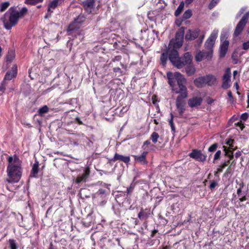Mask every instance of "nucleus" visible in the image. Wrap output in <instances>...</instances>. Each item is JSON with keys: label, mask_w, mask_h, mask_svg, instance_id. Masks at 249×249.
<instances>
[{"label": "nucleus", "mask_w": 249, "mask_h": 249, "mask_svg": "<svg viewBox=\"0 0 249 249\" xmlns=\"http://www.w3.org/2000/svg\"><path fill=\"white\" fill-rule=\"evenodd\" d=\"M185 28L181 27L176 34L175 38L172 39L168 45L169 59L172 64L178 69L191 64L192 61L191 54L189 52L184 53L183 57H179L178 49L182 45Z\"/></svg>", "instance_id": "nucleus-1"}, {"label": "nucleus", "mask_w": 249, "mask_h": 249, "mask_svg": "<svg viewBox=\"0 0 249 249\" xmlns=\"http://www.w3.org/2000/svg\"><path fill=\"white\" fill-rule=\"evenodd\" d=\"M168 83L172 87V89L176 94H178L176 100V107L179 115L181 116L185 110L186 104L185 99L188 96V91L185 84L186 82L184 76L179 72L167 73Z\"/></svg>", "instance_id": "nucleus-2"}, {"label": "nucleus", "mask_w": 249, "mask_h": 249, "mask_svg": "<svg viewBox=\"0 0 249 249\" xmlns=\"http://www.w3.org/2000/svg\"><path fill=\"white\" fill-rule=\"evenodd\" d=\"M8 161L7 173L9 178L7 180L10 183L18 182L22 175L21 161L16 155L9 157Z\"/></svg>", "instance_id": "nucleus-3"}, {"label": "nucleus", "mask_w": 249, "mask_h": 249, "mask_svg": "<svg viewBox=\"0 0 249 249\" xmlns=\"http://www.w3.org/2000/svg\"><path fill=\"white\" fill-rule=\"evenodd\" d=\"M27 12V9L26 7H23L19 12L16 10L15 7H11L1 18L4 28L7 30L11 29L17 23L19 18Z\"/></svg>", "instance_id": "nucleus-4"}, {"label": "nucleus", "mask_w": 249, "mask_h": 249, "mask_svg": "<svg viewBox=\"0 0 249 249\" xmlns=\"http://www.w3.org/2000/svg\"><path fill=\"white\" fill-rule=\"evenodd\" d=\"M249 18V11L246 12L243 16L242 18L237 24L233 35L235 36H238L242 32L243 29L246 26V24Z\"/></svg>", "instance_id": "nucleus-5"}, {"label": "nucleus", "mask_w": 249, "mask_h": 249, "mask_svg": "<svg viewBox=\"0 0 249 249\" xmlns=\"http://www.w3.org/2000/svg\"><path fill=\"white\" fill-rule=\"evenodd\" d=\"M218 31L214 30L207 39L205 43V48L208 51H213V48L217 37Z\"/></svg>", "instance_id": "nucleus-6"}, {"label": "nucleus", "mask_w": 249, "mask_h": 249, "mask_svg": "<svg viewBox=\"0 0 249 249\" xmlns=\"http://www.w3.org/2000/svg\"><path fill=\"white\" fill-rule=\"evenodd\" d=\"M90 173V169L89 167L85 168L83 172L79 174L75 178V183L79 184L81 183L86 182L89 177Z\"/></svg>", "instance_id": "nucleus-7"}, {"label": "nucleus", "mask_w": 249, "mask_h": 249, "mask_svg": "<svg viewBox=\"0 0 249 249\" xmlns=\"http://www.w3.org/2000/svg\"><path fill=\"white\" fill-rule=\"evenodd\" d=\"M189 156L196 160L201 162L205 161L207 157L205 154L202 153L200 150L197 149L193 150L192 152L189 154Z\"/></svg>", "instance_id": "nucleus-8"}, {"label": "nucleus", "mask_w": 249, "mask_h": 249, "mask_svg": "<svg viewBox=\"0 0 249 249\" xmlns=\"http://www.w3.org/2000/svg\"><path fill=\"white\" fill-rule=\"evenodd\" d=\"M213 51H199L195 56V59L196 61L200 62L203 59H210L212 57Z\"/></svg>", "instance_id": "nucleus-9"}, {"label": "nucleus", "mask_w": 249, "mask_h": 249, "mask_svg": "<svg viewBox=\"0 0 249 249\" xmlns=\"http://www.w3.org/2000/svg\"><path fill=\"white\" fill-rule=\"evenodd\" d=\"M200 30L198 29H189L187 31L185 36L186 40H193L196 38L200 35Z\"/></svg>", "instance_id": "nucleus-10"}, {"label": "nucleus", "mask_w": 249, "mask_h": 249, "mask_svg": "<svg viewBox=\"0 0 249 249\" xmlns=\"http://www.w3.org/2000/svg\"><path fill=\"white\" fill-rule=\"evenodd\" d=\"M231 70L230 68H227L222 77L223 83L222 87L224 89H228L230 86L231 81Z\"/></svg>", "instance_id": "nucleus-11"}, {"label": "nucleus", "mask_w": 249, "mask_h": 249, "mask_svg": "<svg viewBox=\"0 0 249 249\" xmlns=\"http://www.w3.org/2000/svg\"><path fill=\"white\" fill-rule=\"evenodd\" d=\"M202 102V98L201 97L194 96L188 100V104L190 107H197Z\"/></svg>", "instance_id": "nucleus-12"}, {"label": "nucleus", "mask_w": 249, "mask_h": 249, "mask_svg": "<svg viewBox=\"0 0 249 249\" xmlns=\"http://www.w3.org/2000/svg\"><path fill=\"white\" fill-rule=\"evenodd\" d=\"M82 5L86 12L91 13L95 7L94 0H86L82 2Z\"/></svg>", "instance_id": "nucleus-13"}, {"label": "nucleus", "mask_w": 249, "mask_h": 249, "mask_svg": "<svg viewBox=\"0 0 249 249\" xmlns=\"http://www.w3.org/2000/svg\"><path fill=\"white\" fill-rule=\"evenodd\" d=\"M17 74V67L16 65H13L10 71H8L5 75V80H10L13 77H16Z\"/></svg>", "instance_id": "nucleus-14"}, {"label": "nucleus", "mask_w": 249, "mask_h": 249, "mask_svg": "<svg viewBox=\"0 0 249 249\" xmlns=\"http://www.w3.org/2000/svg\"><path fill=\"white\" fill-rule=\"evenodd\" d=\"M229 45V42L228 40H225L220 45L219 54L221 57H223L225 56L228 49Z\"/></svg>", "instance_id": "nucleus-15"}, {"label": "nucleus", "mask_w": 249, "mask_h": 249, "mask_svg": "<svg viewBox=\"0 0 249 249\" xmlns=\"http://www.w3.org/2000/svg\"><path fill=\"white\" fill-rule=\"evenodd\" d=\"M111 161L120 160L128 163L130 161V157L129 156H124L118 153H115L114 158L111 160Z\"/></svg>", "instance_id": "nucleus-16"}, {"label": "nucleus", "mask_w": 249, "mask_h": 249, "mask_svg": "<svg viewBox=\"0 0 249 249\" xmlns=\"http://www.w3.org/2000/svg\"><path fill=\"white\" fill-rule=\"evenodd\" d=\"M147 154V152L144 151L140 156H133L135 160L141 163L142 164H146L147 161L145 158Z\"/></svg>", "instance_id": "nucleus-17"}, {"label": "nucleus", "mask_w": 249, "mask_h": 249, "mask_svg": "<svg viewBox=\"0 0 249 249\" xmlns=\"http://www.w3.org/2000/svg\"><path fill=\"white\" fill-rule=\"evenodd\" d=\"M205 84L208 86H212L214 85L216 82V78L212 75H207L205 76Z\"/></svg>", "instance_id": "nucleus-18"}, {"label": "nucleus", "mask_w": 249, "mask_h": 249, "mask_svg": "<svg viewBox=\"0 0 249 249\" xmlns=\"http://www.w3.org/2000/svg\"><path fill=\"white\" fill-rule=\"evenodd\" d=\"M194 84L197 88H202L206 85L205 76L199 77L194 80Z\"/></svg>", "instance_id": "nucleus-19"}, {"label": "nucleus", "mask_w": 249, "mask_h": 249, "mask_svg": "<svg viewBox=\"0 0 249 249\" xmlns=\"http://www.w3.org/2000/svg\"><path fill=\"white\" fill-rule=\"evenodd\" d=\"M38 162L36 161L33 165L30 177L36 178L38 172Z\"/></svg>", "instance_id": "nucleus-20"}, {"label": "nucleus", "mask_w": 249, "mask_h": 249, "mask_svg": "<svg viewBox=\"0 0 249 249\" xmlns=\"http://www.w3.org/2000/svg\"><path fill=\"white\" fill-rule=\"evenodd\" d=\"M195 68L191 64L186 65L185 68V71L188 76H191L193 75L195 72Z\"/></svg>", "instance_id": "nucleus-21"}, {"label": "nucleus", "mask_w": 249, "mask_h": 249, "mask_svg": "<svg viewBox=\"0 0 249 249\" xmlns=\"http://www.w3.org/2000/svg\"><path fill=\"white\" fill-rule=\"evenodd\" d=\"M15 51L13 50L8 51V54L6 56V61L8 62L11 63L15 58Z\"/></svg>", "instance_id": "nucleus-22"}, {"label": "nucleus", "mask_w": 249, "mask_h": 249, "mask_svg": "<svg viewBox=\"0 0 249 249\" xmlns=\"http://www.w3.org/2000/svg\"><path fill=\"white\" fill-rule=\"evenodd\" d=\"M184 6V3L182 1L175 12V16L178 17L182 12Z\"/></svg>", "instance_id": "nucleus-23"}, {"label": "nucleus", "mask_w": 249, "mask_h": 249, "mask_svg": "<svg viewBox=\"0 0 249 249\" xmlns=\"http://www.w3.org/2000/svg\"><path fill=\"white\" fill-rule=\"evenodd\" d=\"M168 55H169V53L168 51H167V53H162L161 57H160V62L161 64L163 66H164L166 64V61L168 58Z\"/></svg>", "instance_id": "nucleus-24"}, {"label": "nucleus", "mask_w": 249, "mask_h": 249, "mask_svg": "<svg viewBox=\"0 0 249 249\" xmlns=\"http://www.w3.org/2000/svg\"><path fill=\"white\" fill-rule=\"evenodd\" d=\"M223 148H224L225 151V155L226 156H228L229 158V160H232L233 158V151L232 150L230 151L229 150H227V147L225 146H223Z\"/></svg>", "instance_id": "nucleus-25"}, {"label": "nucleus", "mask_w": 249, "mask_h": 249, "mask_svg": "<svg viewBox=\"0 0 249 249\" xmlns=\"http://www.w3.org/2000/svg\"><path fill=\"white\" fill-rule=\"evenodd\" d=\"M233 142H234V140L232 139L226 140V143L227 145H229V147L228 150H229L230 151H231V150H232V151H234V150H235L236 149V147H235V148H233Z\"/></svg>", "instance_id": "nucleus-26"}, {"label": "nucleus", "mask_w": 249, "mask_h": 249, "mask_svg": "<svg viewBox=\"0 0 249 249\" xmlns=\"http://www.w3.org/2000/svg\"><path fill=\"white\" fill-rule=\"evenodd\" d=\"M49 111V108L47 106H44L40 108L38 111L39 115L42 116L44 114L46 113Z\"/></svg>", "instance_id": "nucleus-27"}, {"label": "nucleus", "mask_w": 249, "mask_h": 249, "mask_svg": "<svg viewBox=\"0 0 249 249\" xmlns=\"http://www.w3.org/2000/svg\"><path fill=\"white\" fill-rule=\"evenodd\" d=\"M58 3V0H53L49 4L48 8H49L50 9H51V8L52 9H54V8H55L57 6Z\"/></svg>", "instance_id": "nucleus-28"}, {"label": "nucleus", "mask_w": 249, "mask_h": 249, "mask_svg": "<svg viewBox=\"0 0 249 249\" xmlns=\"http://www.w3.org/2000/svg\"><path fill=\"white\" fill-rule=\"evenodd\" d=\"M10 249H17L18 246L16 243L15 240L10 239L9 240Z\"/></svg>", "instance_id": "nucleus-29"}, {"label": "nucleus", "mask_w": 249, "mask_h": 249, "mask_svg": "<svg viewBox=\"0 0 249 249\" xmlns=\"http://www.w3.org/2000/svg\"><path fill=\"white\" fill-rule=\"evenodd\" d=\"M192 15V11L191 10H186L183 15V18L184 19L189 18Z\"/></svg>", "instance_id": "nucleus-30"}, {"label": "nucleus", "mask_w": 249, "mask_h": 249, "mask_svg": "<svg viewBox=\"0 0 249 249\" xmlns=\"http://www.w3.org/2000/svg\"><path fill=\"white\" fill-rule=\"evenodd\" d=\"M10 3L9 2H4L1 4L0 11L3 12L9 6Z\"/></svg>", "instance_id": "nucleus-31"}, {"label": "nucleus", "mask_w": 249, "mask_h": 249, "mask_svg": "<svg viewBox=\"0 0 249 249\" xmlns=\"http://www.w3.org/2000/svg\"><path fill=\"white\" fill-rule=\"evenodd\" d=\"M147 16H148V18L151 21H153L155 22H156V21H155L156 17L154 16V11H150V12H149L148 13V14H147Z\"/></svg>", "instance_id": "nucleus-32"}, {"label": "nucleus", "mask_w": 249, "mask_h": 249, "mask_svg": "<svg viewBox=\"0 0 249 249\" xmlns=\"http://www.w3.org/2000/svg\"><path fill=\"white\" fill-rule=\"evenodd\" d=\"M220 0H212L209 5V8L212 9L219 1Z\"/></svg>", "instance_id": "nucleus-33"}, {"label": "nucleus", "mask_w": 249, "mask_h": 249, "mask_svg": "<svg viewBox=\"0 0 249 249\" xmlns=\"http://www.w3.org/2000/svg\"><path fill=\"white\" fill-rule=\"evenodd\" d=\"M7 80H5V78H4L1 83V85L0 86V91H3L5 89V87L7 85Z\"/></svg>", "instance_id": "nucleus-34"}, {"label": "nucleus", "mask_w": 249, "mask_h": 249, "mask_svg": "<svg viewBox=\"0 0 249 249\" xmlns=\"http://www.w3.org/2000/svg\"><path fill=\"white\" fill-rule=\"evenodd\" d=\"M221 154V152L220 150H218L216 151V152L215 153V154H214V156L213 163H214L215 160L220 159Z\"/></svg>", "instance_id": "nucleus-35"}, {"label": "nucleus", "mask_w": 249, "mask_h": 249, "mask_svg": "<svg viewBox=\"0 0 249 249\" xmlns=\"http://www.w3.org/2000/svg\"><path fill=\"white\" fill-rule=\"evenodd\" d=\"M204 37H205L204 34H203L202 35H201L199 36V37L198 38V39L196 40V45H197L198 46H200L201 44V43H202Z\"/></svg>", "instance_id": "nucleus-36"}, {"label": "nucleus", "mask_w": 249, "mask_h": 249, "mask_svg": "<svg viewBox=\"0 0 249 249\" xmlns=\"http://www.w3.org/2000/svg\"><path fill=\"white\" fill-rule=\"evenodd\" d=\"M218 144L217 143H214L208 148V151L209 152H213L216 150Z\"/></svg>", "instance_id": "nucleus-37"}, {"label": "nucleus", "mask_w": 249, "mask_h": 249, "mask_svg": "<svg viewBox=\"0 0 249 249\" xmlns=\"http://www.w3.org/2000/svg\"><path fill=\"white\" fill-rule=\"evenodd\" d=\"M85 18L83 16H79L77 18L74 19V22L77 23H81L84 22Z\"/></svg>", "instance_id": "nucleus-38"}, {"label": "nucleus", "mask_w": 249, "mask_h": 249, "mask_svg": "<svg viewBox=\"0 0 249 249\" xmlns=\"http://www.w3.org/2000/svg\"><path fill=\"white\" fill-rule=\"evenodd\" d=\"M146 213L143 211H141L138 214V217L140 219H144L146 217Z\"/></svg>", "instance_id": "nucleus-39"}, {"label": "nucleus", "mask_w": 249, "mask_h": 249, "mask_svg": "<svg viewBox=\"0 0 249 249\" xmlns=\"http://www.w3.org/2000/svg\"><path fill=\"white\" fill-rule=\"evenodd\" d=\"M171 118L169 120V124H170V126H171L172 130L173 131H175V125L174 124L173 121V114L172 113L171 114Z\"/></svg>", "instance_id": "nucleus-40"}, {"label": "nucleus", "mask_w": 249, "mask_h": 249, "mask_svg": "<svg viewBox=\"0 0 249 249\" xmlns=\"http://www.w3.org/2000/svg\"><path fill=\"white\" fill-rule=\"evenodd\" d=\"M217 185V182L214 180L211 181V184L209 186V188L211 190L214 189L215 186Z\"/></svg>", "instance_id": "nucleus-41"}, {"label": "nucleus", "mask_w": 249, "mask_h": 249, "mask_svg": "<svg viewBox=\"0 0 249 249\" xmlns=\"http://www.w3.org/2000/svg\"><path fill=\"white\" fill-rule=\"evenodd\" d=\"M227 166V162H224L223 164H222L221 165H220L218 168H217L218 172H222L223 169L225 168Z\"/></svg>", "instance_id": "nucleus-42"}, {"label": "nucleus", "mask_w": 249, "mask_h": 249, "mask_svg": "<svg viewBox=\"0 0 249 249\" xmlns=\"http://www.w3.org/2000/svg\"><path fill=\"white\" fill-rule=\"evenodd\" d=\"M243 49L245 50H247L249 49V40L243 43Z\"/></svg>", "instance_id": "nucleus-43"}, {"label": "nucleus", "mask_w": 249, "mask_h": 249, "mask_svg": "<svg viewBox=\"0 0 249 249\" xmlns=\"http://www.w3.org/2000/svg\"><path fill=\"white\" fill-rule=\"evenodd\" d=\"M249 117V114L247 113H244L241 116V119L243 121H246Z\"/></svg>", "instance_id": "nucleus-44"}, {"label": "nucleus", "mask_w": 249, "mask_h": 249, "mask_svg": "<svg viewBox=\"0 0 249 249\" xmlns=\"http://www.w3.org/2000/svg\"><path fill=\"white\" fill-rule=\"evenodd\" d=\"M52 13H53V11H51V9L48 8V11H47V14H46L45 16V18H49L51 16V14Z\"/></svg>", "instance_id": "nucleus-45"}, {"label": "nucleus", "mask_w": 249, "mask_h": 249, "mask_svg": "<svg viewBox=\"0 0 249 249\" xmlns=\"http://www.w3.org/2000/svg\"><path fill=\"white\" fill-rule=\"evenodd\" d=\"M25 3L31 5L36 4L35 0H25Z\"/></svg>", "instance_id": "nucleus-46"}, {"label": "nucleus", "mask_w": 249, "mask_h": 249, "mask_svg": "<svg viewBox=\"0 0 249 249\" xmlns=\"http://www.w3.org/2000/svg\"><path fill=\"white\" fill-rule=\"evenodd\" d=\"M152 140L153 142L156 143V132H153L151 135Z\"/></svg>", "instance_id": "nucleus-47"}, {"label": "nucleus", "mask_w": 249, "mask_h": 249, "mask_svg": "<svg viewBox=\"0 0 249 249\" xmlns=\"http://www.w3.org/2000/svg\"><path fill=\"white\" fill-rule=\"evenodd\" d=\"M237 183L238 184L239 187L238 188L242 189L244 186V183L242 181H240L239 182L237 180L236 181Z\"/></svg>", "instance_id": "nucleus-48"}, {"label": "nucleus", "mask_w": 249, "mask_h": 249, "mask_svg": "<svg viewBox=\"0 0 249 249\" xmlns=\"http://www.w3.org/2000/svg\"><path fill=\"white\" fill-rule=\"evenodd\" d=\"M106 193V190L103 189H100L98 190L97 193L99 195H103Z\"/></svg>", "instance_id": "nucleus-49"}, {"label": "nucleus", "mask_w": 249, "mask_h": 249, "mask_svg": "<svg viewBox=\"0 0 249 249\" xmlns=\"http://www.w3.org/2000/svg\"><path fill=\"white\" fill-rule=\"evenodd\" d=\"M213 101H214V100L213 99L209 98V97L206 100V102H207V104H208L209 105L212 104Z\"/></svg>", "instance_id": "nucleus-50"}, {"label": "nucleus", "mask_w": 249, "mask_h": 249, "mask_svg": "<svg viewBox=\"0 0 249 249\" xmlns=\"http://www.w3.org/2000/svg\"><path fill=\"white\" fill-rule=\"evenodd\" d=\"M241 155V152L238 151L236 152L235 154V157L236 159L238 158L239 157H240Z\"/></svg>", "instance_id": "nucleus-51"}, {"label": "nucleus", "mask_w": 249, "mask_h": 249, "mask_svg": "<svg viewBox=\"0 0 249 249\" xmlns=\"http://www.w3.org/2000/svg\"><path fill=\"white\" fill-rule=\"evenodd\" d=\"M113 71L115 72H121V70L120 68L119 67H116V68H114L113 69Z\"/></svg>", "instance_id": "nucleus-52"}, {"label": "nucleus", "mask_w": 249, "mask_h": 249, "mask_svg": "<svg viewBox=\"0 0 249 249\" xmlns=\"http://www.w3.org/2000/svg\"><path fill=\"white\" fill-rule=\"evenodd\" d=\"M152 103L154 105H156V95L154 94L152 97Z\"/></svg>", "instance_id": "nucleus-53"}, {"label": "nucleus", "mask_w": 249, "mask_h": 249, "mask_svg": "<svg viewBox=\"0 0 249 249\" xmlns=\"http://www.w3.org/2000/svg\"><path fill=\"white\" fill-rule=\"evenodd\" d=\"M247 199V197L245 196H244L241 197L239 198V200L241 202L244 201Z\"/></svg>", "instance_id": "nucleus-54"}, {"label": "nucleus", "mask_w": 249, "mask_h": 249, "mask_svg": "<svg viewBox=\"0 0 249 249\" xmlns=\"http://www.w3.org/2000/svg\"><path fill=\"white\" fill-rule=\"evenodd\" d=\"M241 192H242V189L238 188V189L237 190V194L238 196H241Z\"/></svg>", "instance_id": "nucleus-55"}, {"label": "nucleus", "mask_w": 249, "mask_h": 249, "mask_svg": "<svg viewBox=\"0 0 249 249\" xmlns=\"http://www.w3.org/2000/svg\"><path fill=\"white\" fill-rule=\"evenodd\" d=\"M228 96L231 98V99H233V96H232V92L231 91H229L228 92Z\"/></svg>", "instance_id": "nucleus-56"}, {"label": "nucleus", "mask_w": 249, "mask_h": 249, "mask_svg": "<svg viewBox=\"0 0 249 249\" xmlns=\"http://www.w3.org/2000/svg\"><path fill=\"white\" fill-rule=\"evenodd\" d=\"M121 57L120 56H116L113 59V61H119L121 59Z\"/></svg>", "instance_id": "nucleus-57"}, {"label": "nucleus", "mask_w": 249, "mask_h": 249, "mask_svg": "<svg viewBox=\"0 0 249 249\" xmlns=\"http://www.w3.org/2000/svg\"><path fill=\"white\" fill-rule=\"evenodd\" d=\"M237 126H239V127H241V128L242 129H243V128L244 127V126H243V124H241V123H237Z\"/></svg>", "instance_id": "nucleus-58"}, {"label": "nucleus", "mask_w": 249, "mask_h": 249, "mask_svg": "<svg viewBox=\"0 0 249 249\" xmlns=\"http://www.w3.org/2000/svg\"><path fill=\"white\" fill-rule=\"evenodd\" d=\"M246 8H242L239 11V12L242 14L245 11Z\"/></svg>", "instance_id": "nucleus-59"}, {"label": "nucleus", "mask_w": 249, "mask_h": 249, "mask_svg": "<svg viewBox=\"0 0 249 249\" xmlns=\"http://www.w3.org/2000/svg\"><path fill=\"white\" fill-rule=\"evenodd\" d=\"M76 120L77 121V123L80 124H82V122L81 121L80 119L79 118H76Z\"/></svg>", "instance_id": "nucleus-60"}, {"label": "nucleus", "mask_w": 249, "mask_h": 249, "mask_svg": "<svg viewBox=\"0 0 249 249\" xmlns=\"http://www.w3.org/2000/svg\"><path fill=\"white\" fill-rule=\"evenodd\" d=\"M194 0H185V2L187 4H190L191 2H193Z\"/></svg>", "instance_id": "nucleus-61"}, {"label": "nucleus", "mask_w": 249, "mask_h": 249, "mask_svg": "<svg viewBox=\"0 0 249 249\" xmlns=\"http://www.w3.org/2000/svg\"><path fill=\"white\" fill-rule=\"evenodd\" d=\"M241 15H242V14H241L239 12L237 14L236 16V18H238L241 16Z\"/></svg>", "instance_id": "nucleus-62"}, {"label": "nucleus", "mask_w": 249, "mask_h": 249, "mask_svg": "<svg viewBox=\"0 0 249 249\" xmlns=\"http://www.w3.org/2000/svg\"><path fill=\"white\" fill-rule=\"evenodd\" d=\"M150 141L147 140V141H145V142H144V145H147V144H148L149 143H150Z\"/></svg>", "instance_id": "nucleus-63"}, {"label": "nucleus", "mask_w": 249, "mask_h": 249, "mask_svg": "<svg viewBox=\"0 0 249 249\" xmlns=\"http://www.w3.org/2000/svg\"><path fill=\"white\" fill-rule=\"evenodd\" d=\"M49 249H53V244H50V248H49Z\"/></svg>", "instance_id": "nucleus-64"}]
</instances>
